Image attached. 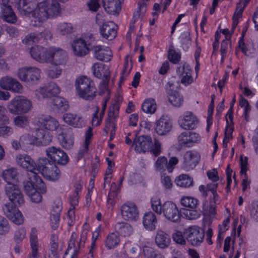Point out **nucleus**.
Segmentation results:
<instances>
[{"label": "nucleus", "instance_id": "obj_1", "mask_svg": "<svg viewBox=\"0 0 258 258\" xmlns=\"http://www.w3.org/2000/svg\"><path fill=\"white\" fill-rule=\"evenodd\" d=\"M61 9L56 0H46L38 4L34 13V18L39 22L46 21L60 15Z\"/></svg>", "mask_w": 258, "mask_h": 258}, {"label": "nucleus", "instance_id": "obj_2", "mask_svg": "<svg viewBox=\"0 0 258 258\" xmlns=\"http://www.w3.org/2000/svg\"><path fill=\"white\" fill-rule=\"evenodd\" d=\"M134 145L135 151L139 153L151 152L155 156H158L161 152V144L155 139L154 143L152 138L148 136H140L135 141Z\"/></svg>", "mask_w": 258, "mask_h": 258}, {"label": "nucleus", "instance_id": "obj_3", "mask_svg": "<svg viewBox=\"0 0 258 258\" xmlns=\"http://www.w3.org/2000/svg\"><path fill=\"white\" fill-rule=\"evenodd\" d=\"M75 87L79 97L85 100H93L96 96L97 90L94 83L86 76L78 78L75 81Z\"/></svg>", "mask_w": 258, "mask_h": 258}, {"label": "nucleus", "instance_id": "obj_4", "mask_svg": "<svg viewBox=\"0 0 258 258\" xmlns=\"http://www.w3.org/2000/svg\"><path fill=\"white\" fill-rule=\"evenodd\" d=\"M38 173L41 174L47 179L50 181L57 180L60 176V171L55 163L51 162L46 157H40L38 159Z\"/></svg>", "mask_w": 258, "mask_h": 258}, {"label": "nucleus", "instance_id": "obj_5", "mask_svg": "<svg viewBox=\"0 0 258 258\" xmlns=\"http://www.w3.org/2000/svg\"><path fill=\"white\" fill-rule=\"evenodd\" d=\"M7 107L14 114L26 113L32 108V102L25 96H18L9 102Z\"/></svg>", "mask_w": 258, "mask_h": 258}, {"label": "nucleus", "instance_id": "obj_6", "mask_svg": "<svg viewBox=\"0 0 258 258\" xmlns=\"http://www.w3.org/2000/svg\"><path fill=\"white\" fill-rule=\"evenodd\" d=\"M41 71L36 67H23L20 69L17 76L19 79L29 85H34L39 81Z\"/></svg>", "mask_w": 258, "mask_h": 258}, {"label": "nucleus", "instance_id": "obj_7", "mask_svg": "<svg viewBox=\"0 0 258 258\" xmlns=\"http://www.w3.org/2000/svg\"><path fill=\"white\" fill-rule=\"evenodd\" d=\"M68 58L67 53L62 49L56 47L48 49L47 63L55 66H63L67 63Z\"/></svg>", "mask_w": 258, "mask_h": 258}, {"label": "nucleus", "instance_id": "obj_8", "mask_svg": "<svg viewBox=\"0 0 258 258\" xmlns=\"http://www.w3.org/2000/svg\"><path fill=\"white\" fill-rule=\"evenodd\" d=\"M5 190L11 203L16 206H21L24 204V196L17 185L9 182L5 186Z\"/></svg>", "mask_w": 258, "mask_h": 258}, {"label": "nucleus", "instance_id": "obj_9", "mask_svg": "<svg viewBox=\"0 0 258 258\" xmlns=\"http://www.w3.org/2000/svg\"><path fill=\"white\" fill-rule=\"evenodd\" d=\"M89 38L88 40V38L86 37L84 39L80 38L74 41L72 47L75 55L84 56L89 52L90 49H92V43L94 40L91 35L89 36Z\"/></svg>", "mask_w": 258, "mask_h": 258}, {"label": "nucleus", "instance_id": "obj_10", "mask_svg": "<svg viewBox=\"0 0 258 258\" xmlns=\"http://www.w3.org/2000/svg\"><path fill=\"white\" fill-rule=\"evenodd\" d=\"M45 154L49 160L54 163L65 165L69 161L67 154L59 147H49L46 149Z\"/></svg>", "mask_w": 258, "mask_h": 258}, {"label": "nucleus", "instance_id": "obj_11", "mask_svg": "<svg viewBox=\"0 0 258 258\" xmlns=\"http://www.w3.org/2000/svg\"><path fill=\"white\" fill-rule=\"evenodd\" d=\"M17 164L27 171V177H32L38 171V159L36 162L29 155L19 154L16 156Z\"/></svg>", "mask_w": 258, "mask_h": 258}, {"label": "nucleus", "instance_id": "obj_12", "mask_svg": "<svg viewBox=\"0 0 258 258\" xmlns=\"http://www.w3.org/2000/svg\"><path fill=\"white\" fill-rule=\"evenodd\" d=\"M16 206L11 203H7L3 205L2 209L7 217L15 224L20 225L23 222V217Z\"/></svg>", "mask_w": 258, "mask_h": 258}, {"label": "nucleus", "instance_id": "obj_13", "mask_svg": "<svg viewBox=\"0 0 258 258\" xmlns=\"http://www.w3.org/2000/svg\"><path fill=\"white\" fill-rule=\"evenodd\" d=\"M187 241L193 246L199 245L203 241L204 232L196 226L188 227L184 231Z\"/></svg>", "mask_w": 258, "mask_h": 258}, {"label": "nucleus", "instance_id": "obj_14", "mask_svg": "<svg viewBox=\"0 0 258 258\" xmlns=\"http://www.w3.org/2000/svg\"><path fill=\"white\" fill-rule=\"evenodd\" d=\"M201 159L200 154L194 150L186 151L183 156L182 167L187 171L194 169Z\"/></svg>", "mask_w": 258, "mask_h": 258}, {"label": "nucleus", "instance_id": "obj_15", "mask_svg": "<svg viewBox=\"0 0 258 258\" xmlns=\"http://www.w3.org/2000/svg\"><path fill=\"white\" fill-rule=\"evenodd\" d=\"M87 226L88 225L86 223L84 224V229L81 231L80 238L78 240H77L76 244V241L77 239V234L75 232H73L72 233L71 238L70 239L69 243V247H73L75 248V252L73 254L72 258L76 257L78 250L84 246L86 240L87 239V235L88 232V230L86 229Z\"/></svg>", "mask_w": 258, "mask_h": 258}, {"label": "nucleus", "instance_id": "obj_16", "mask_svg": "<svg viewBox=\"0 0 258 258\" xmlns=\"http://www.w3.org/2000/svg\"><path fill=\"white\" fill-rule=\"evenodd\" d=\"M122 218L127 221H136L139 218V211L137 207L133 203L123 204L120 208Z\"/></svg>", "mask_w": 258, "mask_h": 258}, {"label": "nucleus", "instance_id": "obj_17", "mask_svg": "<svg viewBox=\"0 0 258 258\" xmlns=\"http://www.w3.org/2000/svg\"><path fill=\"white\" fill-rule=\"evenodd\" d=\"M13 0H2L1 4V17L6 22L14 24L17 21V17L12 9Z\"/></svg>", "mask_w": 258, "mask_h": 258}, {"label": "nucleus", "instance_id": "obj_18", "mask_svg": "<svg viewBox=\"0 0 258 258\" xmlns=\"http://www.w3.org/2000/svg\"><path fill=\"white\" fill-rule=\"evenodd\" d=\"M162 210V213L168 220L175 223L179 222L180 213L175 204L170 201L165 202Z\"/></svg>", "mask_w": 258, "mask_h": 258}, {"label": "nucleus", "instance_id": "obj_19", "mask_svg": "<svg viewBox=\"0 0 258 258\" xmlns=\"http://www.w3.org/2000/svg\"><path fill=\"white\" fill-rule=\"evenodd\" d=\"M178 162V160L175 157L171 158L169 161L164 156L159 157L155 163V170L160 172H163L166 170L170 173L172 172Z\"/></svg>", "mask_w": 258, "mask_h": 258}, {"label": "nucleus", "instance_id": "obj_20", "mask_svg": "<svg viewBox=\"0 0 258 258\" xmlns=\"http://www.w3.org/2000/svg\"><path fill=\"white\" fill-rule=\"evenodd\" d=\"M38 5L36 0H19L17 9L21 15L29 16L32 14L34 18V13Z\"/></svg>", "mask_w": 258, "mask_h": 258}, {"label": "nucleus", "instance_id": "obj_21", "mask_svg": "<svg viewBox=\"0 0 258 258\" xmlns=\"http://www.w3.org/2000/svg\"><path fill=\"white\" fill-rule=\"evenodd\" d=\"M0 86L5 90H10L16 93H22L23 87L16 79L6 77L0 80Z\"/></svg>", "mask_w": 258, "mask_h": 258}, {"label": "nucleus", "instance_id": "obj_22", "mask_svg": "<svg viewBox=\"0 0 258 258\" xmlns=\"http://www.w3.org/2000/svg\"><path fill=\"white\" fill-rule=\"evenodd\" d=\"M197 117L191 112L187 111L183 117L180 116L178 119L179 126L184 130H194L198 124Z\"/></svg>", "mask_w": 258, "mask_h": 258}, {"label": "nucleus", "instance_id": "obj_23", "mask_svg": "<svg viewBox=\"0 0 258 258\" xmlns=\"http://www.w3.org/2000/svg\"><path fill=\"white\" fill-rule=\"evenodd\" d=\"M38 125L50 131H55L59 126L57 120L49 115L42 114L37 119Z\"/></svg>", "mask_w": 258, "mask_h": 258}, {"label": "nucleus", "instance_id": "obj_24", "mask_svg": "<svg viewBox=\"0 0 258 258\" xmlns=\"http://www.w3.org/2000/svg\"><path fill=\"white\" fill-rule=\"evenodd\" d=\"M92 50L93 55L97 59L105 62L111 59L112 53L108 47L101 45L93 46Z\"/></svg>", "mask_w": 258, "mask_h": 258}, {"label": "nucleus", "instance_id": "obj_25", "mask_svg": "<svg viewBox=\"0 0 258 258\" xmlns=\"http://www.w3.org/2000/svg\"><path fill=\"white\" fill-rule=\"evenodd\" d=\"M176 72L181 79V83L184 85L187 86L193 82L192 71L188 64L184 63L180 65L177 68Z\"/></svg>", "mask_w": 258, "mask_h": 258}, {"label": "nucleus", "instance_id": "obj_26", "mask_svg": "<svg viewBox=\"0 0 258 258\" xmlns=\"http://www.w3.org/2000/svg\"><path fill=\"white\" fill-rule=\"evenodd\" d=\"M117 26L111 21L105 22L100 28L102 36L108 40H112L116 35Z\"/></svg>", "mask_w": 258, "mask_h": 258}, {"label": "nucleus", "instance_id": "obj_27", "mask_svg": "<svg viewBox=\"0 0 258 258\" xmlns=\"http://www.w3.org/2000/svg\"><path fill=\"white\" fill-rule=\"evenodd\" d=\"M64 121L69 125L76 128H81L85 125V122L80 114L68 112L63 115Z\"/></svg>", "mask_w": 258, "mask_h": 258}, {"label": "nucleus", "instance_id": "obj_28", "mask_svg": "<svg viewBox=\"0 0 258 258\" xmlns=\"http://www.w3.org/2000/svg\"><path fill=\"white\" fill-rule=\"evenodd\" d=\"M172 127L171 121L166 117H161L155 123L156 132L160 136H164L170 132Z\"/></svg>", "mask_w": 258, "mask_h": 258}, {"label": "nucleus", "instance_id": "obj_29", "mask_svg": "<svg viewBox=\"0 0 258 258\" xmlns=\"http://www.w3.org/2000/svg\"><path fill=\"white\" fill-rule=\"evenodd\" d=\"M32 57L40 62H47L48 57V49L42 46H35L30 49Z\"/></svg>", "mask_w": 258, "mask_h": 258}, {"label": "nucleus", "instance_id": "obj_30", "mask_svg": "<svg viewBox=\"0 0 258 258\" xmlns=\"http://www.w3.org/2000/svg\"><path fill=\"white\" fill-rule=\"evenodd\" d=\"M155 242L157 246L161 249H165L169 247L171 243L170 236L162 230L156 232Z\"/></svg>", "mask_w": 258, "mask_h": 258}, {"label": "nucleus", "instance_id": "obj_31", "mask_svg": "<svg viewBox=\"0 0 258 258\" xmlns=\"http://www.w3.org/2000/svg\"><path fill=\"white\" fill-rule=\"evenodd\" d=\"M143 224L147 230H155L158 224V220L155 214L151 211L145 213L143 217Z\"/></svg>", "mask_w": 258, "mask_h": 258}, {"label": "nucleus", "instance_id": "obj_32", "mask_svg": "<svg viewBox=\"0 0 258 258\" xmlns=\"http://www.w3.org/2000/svg\"><path fill=\"white\" fill-rule=\"evenodd\" d=\"M103 6L105 11L109 14L118 15L121 10L119 0H102Z\"/></svg>", "mask_w": 258, "mask_h": 258}, {"label": "nucleus", "instance_id": "obj_33", "mask_svg": "<svg viewBox=\"0 0 258 258\" xmlns=\"http://www.w3.org/2000/svg\"><path fill=\"white\" fill-rule=\"evenodd\" d=\"M35 139L41 145L46 146L51 142L52 136L48 132L38 128L35 131Z\"/></svg>", "mask_w": 258, "mask_h": 258}, {"label": "nucleus", "instance_id": "obj_34", "mask_svg": "<svg viewBox=\"0 0 258 258\" xmlns=\"http://www.w3.org/2000/svg\"><path fill=\"white\" fill-rule=\"evenodd\" d=\"M92 69L93 74L97 78H100L102 76H108L110 75L109 69L102 63H95L92 67Z\"/></svg>", "mask_w": 258, "mask_h": 258}, {"label": "nucleus", "instance_id": "obj_35", "mask_svg": "<svg viewBox=\"0 0 258 258\" xmlns=\"http://www.w3.org/2000/svg\"><path fill=\"white\" fill-rule=\"evenodd\" d=\"M115 231L118 234L123 236H130L132 231L133 228L130 224L125 222H117L114 226Z\"/></svg>", "mask_w": 258, "mask_h": 258}, {"label": "nucleus", "instance_id": "obj_36", "mask_svg": "<svg viewBox=\"0 0 258 258\" xmlns=\"http://www.w3.org/2000/svg\"><path fill=\"white\" fill-rule=\"evenodd\" d=\"M51 104L54 109L59 110L61 112L66 111L69 107L68 102L63 98L55 97L52 99Z\"/></svg>", "mask_w": 258, "mask_h": 258}, {"label": "nucleus", "instance_id": "obj_37", "mask_svg": "<svg viewBox=\"0 0 258 258\" xmlns=\"http://www.w3.org/2000/svg\"><path fill=\"white\" fill-rule=\"evenodd\" d=\"M169 102L174 107H180L183 104L184 100L183 96L176 91L168 93Z\"/></svg>", "mask_w": 258, "mask_h": 258}, {"label": "nucleus", "instance_id": "obj_38", "mask_svg": "<svg viewBox=\"0 0 258 258\" xmlns=\"http://www.w3.org/2000/svg\"><path fill=\"white\" fill-rule=\"evenodd\" d=\"M58 140L61 146L67 149H70L74 144V138L71 135L60 134L58 136Z\"/></svg>", "mask_w": 258, "mask_h": 258}, {"label": "nucleus", "instance_id": "obj_39", "mask_svg": "<svg viewBox=\"0 0 258 258\" xmlns=\"http://www.w3.org/2000/svg\"><path fill=\"white\" fill-rule=\"evenodd\" d=\"M177 185L181 187H188L193 185V179L187 174H182L178 176L175 180Z\"/></svg>", "mask_w": 258, "mask_h": 258}, {"label": "nucleus", "instance_id": "obj_40", "mask_svg": "<svg viewBox=\"0 0 258 258\" xmlns=\"http://www.w3.org/2000/svg\"><path fill=\"white\" fill-rule=\"evenodd\" d=\"M38 173L37 172L33 175V177H28V178L34 182L36 190H38L41 194H45L46 192L45 184Z\"/></svg>", "mask_w": 258, "mask_h": 258}, {"label": "nucleus", "instance_id": "obj_41", "mask_svg": "<svg viewBox=\"0 0 258 258\" xmlns=\"http://www.w3.org/2000/svg\"><path fill=\"white\" fill-rule=\"evenodd\" d=\"M119 242V236L115 231L107 235L105 241V245L108 249H111L117 246Z\"/></svg>", "mask_w": 258, "mask_h": 258}, {"label": "nucleus", "instance_id": "obj_42", "mask_svg": "<svg viewBox=\"0 0 258 258\" xmlns=\"http://www.w3.org/2000/svg\"><path fill=\"white\" fill-rule=\"evenodd\" d=\"M78 198L79 196L78 195V193L77 195L75 194L74 196L70 197V203L72 206V208H70L68 211V217L70 218V221H69L68 223L70 226H71L73 223V218L75 216V211L74 209L75 206H77L78 204Z\"/></svg>", "mask_w": 258, "mask_h": 258}, {"label": "nucleus", "instance_id": "obj_43", "mask_svg": "<svg viewBox=\"0 0 258 258\" xmlns=\"http://www.w3.org/2000/svg\"><path fill=\"white\" fill-rule=\"evenodd\" d=\"M182 206L189 209H195L199 207V201L198 199L191 197H183L180 201Z\"/></svg>", "mask_w": 258, "mask_h": 258}, {"label": "nucleus", "instance_id": "obj_44", "mask_svg": "<svg viewBox=\"0 0 258 258\" xmlns=\"http://www.w3.org/2000/svg\"><path fill=\"white\" fill-rule=\"evenodd\" d=\"M56 30L60 35H65L73 33L74 27L71 23L62 22L58 24Z\"/></svg>", "mask_w": 258, "mask_h": 258}, {"label": "nucleus", "instance_id": "obj_45", "mask_svg": "<svg viewBox=\"0 0 258 258\" xmlns=\"http://www.w3.org/2000/svg\"><path fill=\"white\" fill-rule=\"evenodd\" d=\"M142 109L146 113H154L156 109V104L155 100L153 99L146 100L142 104Z\"/></svg>", "mask_w": 258, "mask_h": 258}, {"label": "nucleus", "instance_id": "obj_46", "mask_svg": "<svg viewBox=\"0 0 258 258\" xmlns=\"http://www.w3.org/2000/svg\"><path fill=\"white\" fill-rule=\"evenodd\" d=\"M30 244L32 248V252L35 255V252H37L38 249V239L37 230L36 228H33L30 232Z\"/></svg>", "mask_w": 258, "mask_h": 258}, {"label": "nucleus", "instance_id": "obj_47", "mask_svg": "<svg viewBox=\"0 0 258 258\" xmlns=\"http://www.w3.org/2000/svg\"><path fill=\"white\" fill-rule=\"evenodd\" d=\"M18 174L17 169L13 167L6 169L3 172V176L7 183L11 182V180L15 179Z\"/></svg>", "mask_w": 258, "mask_h": 258}, {"label": "nucleus", "instance_id": "obj_48", "mask_svg": "<svg viewBox=\"0 0 258 258\" xmlns=\"http://www.w3.org/2000/svg\"><path fill=\"white\" fill-rule=\"evenodd\" d=\"M202 211L197 207L195 209H189L184 210L183 214L187 219L193 220L199 218L202 213Z\"/></svg>", "mask_w": 258, "mask_h": 258}, {"label": "nucleus", "instance_id": "obj_49", "mask_svg": "<svg viewBox=\"0 0 258 258\" xmlns=\"http://www.w3.org/2000/svg\"><path fill=\"white\" fill-rule=\"evenodd\" d=\"M244 9V6H241V3L237 5L236 9L233 16L232 31L234 30L237 25L238 23V18L241 17Z\"/></svg>", "mask_w": 258, "mask_h": 258}, {"label": "nucleus", "instance_id": "obj_50", "mask_svg": "<svg viewBox=\"0 0 258 258\" xmlns=\"http://www.w3.org/2000/svg\"><path fill=\"white\" fill-rule=\"evenodd\" d=\"M41 40V34H40V33H33L27 35L22 40V42L24 44L30 45L33 43H38Z\"/></svg>", "mask_w": 258, "mask_h": 258}, {"label": "nucleus", "instance_id": "obj_51", "mask_svg": "<svg viewBox=\"0 0 258 258\" xmlns=\"http://www.w3.org/2000/svg\"><path fill=\"white\" fill-rule=\"evenodd\" d=\"M151 203L152 210L157 214L161 215L163 212V204L161 205L160 199L157 197H153L151 199Z\"/></svg>", "mask_w": 258, "mask_h": 258}, {"label": "nucleus", "instance_id": "obj_52", "mask_svg": "<svg viewBox=\"0 0 258 258\" xmlns=\"http://www.w3.org/2000/svg\"><path fill=\"white\" fill-rule=\"evenodd\" d=\"M148 0H143L139 1L138 3L139 8L138 11L134 14L133 19L134 20V23L135 21L140 18L142 13H144L146 10L147 2Z\"/></svg>", "mask_w": 258, "mask_h": 258}, {"label": "nucleus", "instance_id": "obj_53", "mask_svg": "<svg viewBox=\"0 0 258 258\" xmlns=\"http://www.w3.org/2000/svg\"><path fill=\"white\" fill-rule=\"evenodd\" d=\"M24 190L28 196L35 192L36 188L34 182L30 179L25 181L24 182Z\"/></svg>", "mask_w": 258, "mask_h": 258}, {"label": "nucleus", "instance_id": "obj_54", "mask_svg": "<svg viewBox=\"0 0 258 258\" xmlns=\"http://www.w3.org/2000/svg\"><path fill=\"white\" fill-rule=\"evenodd\" d=\"M10 225L8 221L4 217L0 216V234L4 235L9 232Z\"/></svg>", "mask_w": 258, "mask_h": 258}, {"label": "nucleus", "instance_id": "obj_55", "mask_svg": "<svg viewBox=\"0 0 258 258\" xmlns=\"http://www.w3.org/2000/svg\"><path fill=\"white\" fill-rule=\"evenodd\" d=\"M14 133L13 128L10 126H0V137L7 138L11 137Z\"/></svg>", "mask_w": 258, "mask_h": 258}, {"label": "nucleus", "instance_id": "obj_56", "mask_svg": "<svg viewBox=\"0 0 258 258\" xmlns=\"http://www.w3.org/2000/svg\"><path fill=\"white\" fill-rule=\"evenodd\" d=\"M47 89V93L49 94V96L51 95H58L60 92V88L53 82H51L49 83L46 86Z\"/></svg>", "mask_w": 258, "mask_h": 258}, {"label": "nucleus", "instance_id": "obj_57", "mask_svg": "<svg viewBox=\"0 0 258 258\" xmlns=\"http://www.w3.org/2000/svg\"><path fill=\"white\" fill-rule=\"evenodd\" d=\"M119 108V107L117 104H113L109 108L107 118L115 121L118 116Z\"/></svg>", "mask_w": 258, "mask_h": 258}, {"label": "nucleus", "instance_id": "obj_58", "mask_svg": "<svg viewBox=\"0 0 258 258\" xmlns=\"http://www.w3.org/2000/svg\"><path fill=\"white\" fill-rule=\"evenodd\" d=\"M62 70L59 68H49L46 70V74L52 79L58 78L61 74Z\"/></svg>", "mask_w": 258, "mask_h": 258}, {"label": "nucleus", "instance_id": "obj_59", "mask_svg": "<svg viewBox=\"0 0 258 258\" xmlns=\"http://www.w3.org/2000/svg\"><path fill=\"white\" fill-rule=\"evenodd\" d=\"M14 123L16 125L23 127L28 123V118L25 116H18L15 118Z\"/></svg>", "mask_w": 258, "mask_h": 258}, {"label": "nucleus", "instance_id": "obj_60", "mask_svg": "<svg viewBox=\"0 0 258 258\" xmlns=\"http://www.w3.org/2000/svg\"><path fill=\"white\" fill-rule=\"evenodd\" d=\"M188 132H183L181 133L178 137V140L179 144L189 146L190 144L188 140Z\"/></svg>", "mask_w": 258, "mask_h": 258}, {"label": "nucleus", "instance_id": "obj_61", "mask_svg": "<svg viewBox=\"0 0 258 258\" xmlns=\"http://www.w3.org/2000/svg\"><path fill=\"white\" fill-rule=\"evenodd\" d=\"M143 252L147 258H156L158 254H160L157 253L153 248L148 246L143 248Z\"/></svg>", "mask_w": 258, "mask_h": 258}, {"label": "nucleus", "instance_id": "obj_62", "mask_svg": "<svg viewBox=\"0 0 258 258\" xmlns=\"http://www.w3.org/2000/svg\"><path fill=\"white\" fill-rule=\"evenodd\" d=\"M168 59L171 62L176 64L180 60V54L174 50H170L168 53Z\"/></svg>", "mask_w": 258, "mask_h": 258}, {"label": "nucleus", "instance_id": "obj_63", "mask_svg": "<svg viewBox=\"0 0 258 258\" xmlns=\"http://www.w3.org/2000/svg\"><path fill=\"white\" fill-rule=\"evenodd\" d=\"M172 238L173 240L178 244L185 245L186 243L185 239L184 238L182 233L180 231H176L173 234Z\"/></svg>", "mask_w": 258, "mask_h": 258}, {"label": "nucleus", "instance_id": "obj_64", "mask_svg": "<svg viewBox=\"0 0 258 258\" xmlns=\"http://www.w3.org/2000/svg\"><path fill=\"white\" fill-rule=\"evenodd\" d=\"M180 39L183 47L184 49H188L190 44V38L189 35L187 33H183L180 36Z\"/></svg>", "mask_w": 258, "mask_h": 258}]
</instances>
